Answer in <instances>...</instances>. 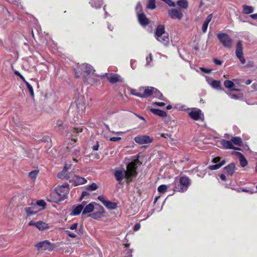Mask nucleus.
<instances>
[{
	"mask_svg": "<svg viewBox=\"0 0 257 257\" xmlns=\"http://www.w3.org/2000/svg\"><path fill=\"white\" fill-rule=\"evenodd\" d=\"M189 116L193 119L197 120L202 119L203 117V114L201 110L197 108H193L189 113Z\"/></svg>",
	"mask_w": 257,
	"mask_h": 257,
	"instance_id": "nucleus-10",
	"label": "nucleus"
},
{
	"mask_svg": "<svg viewBox=\"0 0 257 257\" xmlns=\"http://www.w3.org/2000/svg\"><path fill=\"white\" fill-rule=\"evenodd\" d=\"M200 69L201 70V71L202 72L205 73H209L211 72V71L212 70L211 69H206V68H204L203 67H200Z\"/></svg>",
	"mask_w": 257,
	"mask_h": 257,
	"instance_id": "nucleus-52",
	"label": "nucleus"
},
{
	"mask_svg": "<svg viewBox=\"0 0 257 257\" xmlns=\"http://www.w3.org/2000/svg\"><path fill=\"white\" fill-rule=\"evenodd\" d=\"M154 105L158 106L159 107L164 106L165 105V103L163 102H153Z\"/></svg>",
	"mask_w": 257,
	"mask_h": 257,
	"instance_id": "nucleus-54",
	"label": "nucleus"
},
{
	"mask_svg": "<svg viewBox=\"0 0 257 257\" xmlns=\"http://www.w3.org/2000/svg\"><path fill=\"white\" fill-rule=\"evenodd\" d=\"M121 140L120 137H112L110 138L109 140L111 142H116Z\"/></svg>",
	"mask_w": 257,
	"mask_h": 257,
	"instance_id": "nucleus-56",
	"label": "nucleus"
},
{
	"mask_svg": "<svg viewBox=\"0 0 257 257\" xmlns=\"http://www.w3.org/2000/svg\"><path fill=\"white\" fill-rule=\"evenodd\" d=\"M98 188V186L95 183H92L91 185L87 186L86 187V190L88 191H94L96 190Z\"/></svg>",
	"mask_w": 257,
	"mask_h": 257,
	"instance_id": "nucleus-42",
	"label": "nucleus"
},
{
	"mask_svg": "<svg viewBox=\"0 0 257 257\" xmlns=\"http://www.w3.org/2000/svg\"><path fill=\"white\" fill-rule=\"evenodd\" d=\"M65 232L70 237L75 238L77 237V235L75 233L72 232L69 230H66Z\"/></svg>",
	"mask_w": 257,
	"mask_h": 257,
	"instance_id": "nucleus-46",
	"label": "nucleus"
},
{
	"mask_svg": "<svg viewBox=\"0 0 257 257\" xmlns=\"http://www.w3.org/2000/svg\"><path fill=\"white\" fill-rule=\"evenodd\" d=\"M155 38L164 46H168L169 44V38L167 34L165 33L164 25H158L156 29L155 34Z\"/></svg>",
	"mask_w": 257,
	"mask_h": 257,
	"instance_id": "nucleus-4",
	"label": "nucleus"
},
{
	"mask_svg": "<svg viewBox=\"0 0 257 257\" xmlns=\"http://www.w3.org/2000/svg\"><path fill=\"white\" fill-rule=\"evenodd\" d=\"M146 65L147 66H151L152 61H153V56L152 54H150L148 56L146 57Z\"/></svg>",
	"mask_w": 257,
	"mask_h": 257,
	"instance_id": "nucleus-40",
	"label": "nucleus"
},
{
	"mask_svg": "<svg viewBox=\"0 0 257 257\" xmlns=\"http://www.w3.org/2000/svg\"><path fill=\"white\" fill-rule=\"evenodd\" d=\"M227 94L230 98L232 99H236L238 98V97L236 94H231L230 93H227Z\"/></svg>",
	"mask_w": 257,
	"mask_h": 257,
	"instance_id": "nucleus-57",
	"label": "nucleus"
},
{
	"mask_svg": "<svg viewBox=\"0 0 257 257\" xmlns=\"http://www.w3.org/2000/svg\"><path fill=\"white\" fill-rule=\"evenodd\" d=\"M80 69L79 72L75 71V77L78 78L80 75H82V73L84 72L88 75L92 74L94 71L93 67L87 63H83L78 66V70Z\"/></svg>",
	"mask_w": 257,
	"mask_h": 257,
	"instance_id": "nucleus-6",
	"label": "nucleus"
},
{
	"mask_svg": "<svg viewBox=\"0 0 257 257\" xmlns=\"http://www.w3.org/2000/svg\"><path fill=\"white\" fill-rule=\"evenodd\" d=\"M190 185V179L188 177L183 176L179 178H176L174 182L169 185V187L174 191L181 192L186 191Z\"/></svg>",
	"mask_w": 257,
	"mask_h": 257,
	"instance_id": "nucleus-3",
	"label": "nucleus"
},
{
	"mask_svg": "<svg viewBox=\"0 0 257 257\" xmlns=\"http://www.w3.org/2000/svg\"><path fill=\"white\" fill-rule=\"evenodd\" d=\"M107 79L110 83L112 84L115 83L117 82H122L121 77L118 74H105Z\"/></svg>",
	"mask_w": 257,
	"mask_h": 257,
	"instance_id": "nucleus-12",
	"label": "nucleus"
},
{
	"mask_svg": "<svg viewBox=\"0 0 257 257\" xmlns=\"http://www.w3.org/2000/svg\"><path fill=\"white\" fill-rule=\"evenodd\" d=\"M10 16V13L4 5L0 4V20H6Z\"/></svg>",
	"mask_w": 257,
	"mask_h": 257,
	"instance_id": "nucleus-13",
	"label": "nucleus"
},
{
	"mask_svg": "<svg viewBox=\"0 0 257 257\" xmlns=\"http://www.w3.org/2000/svg\"><path fill=\"white\" fill-rule=\"evenodd\" d=\"M35 204L37 205V207H41V208H39L41 210L45 209L46 205V203L44 200H39Z\"/></svg>",
	"mask_w": 257,
	"mask_h": 257,
	"instance_id": "nucleus-36",
	"label": "nucleus"
},
{
	"mask_svg": "<svg viewBox=\"0 0 257 257\" xmlns=\"http://www.w3.org/2000/svg\"><path fill=\"white\" fill-rule=\"evenodd\" d=\"M136 11L137 16L139 15V14H140L143 13L142 6L140 2L137 3V6L136 8Z\"/></svg>",
	"mask_w": 257,
	"mask_h": 257,
	"instance_id": "nucleus-41",
	"label": "nucleus"
},
{
	"mask_svg": "<svg viewBox=\"0 0 257 257\" xmlns=\"http://www.w3.org/2000/svg\"><path fill=\"white\" fill-rule=\"evenodd\" d=\"M137 16L139 22L141 25L145 26L149 24V20L144 13L139 14Z\"/></svg>",
	"mask_w": 257,
	"mask_h": 257,
	"instance_id": "nucleus-19",
	"label": "nucleus"
},
{
	"mask_svg": "<svg viewBox=\"0 0 257 257\" xmlns=\"http://www.w3.org/2000/svg\"><path fill=\"white\" fill-rule=\"evenodd\" d=\"M224 169L226 171L227 173L230 175L232 176L236 169L235 164L234 163H231L225 166Z\"/></svg>",
	"mask_w": 257,
	"mask_h": 257,
	"instance_id": "nucleus-20",
	"label": "nucleus"
},
{
	"mask_svg": "<svg viewBox=\"0 0 257 257\" xmlns=\"http://www.w3.org/2000/svg\"><path fill=\"white\" fill-rule=\"evenodd\" d=\"M104 205L109 209H114L117 207L116 203L112 202L109 200H107Z\"/></svg>",
	"mask_w": 257,
	"mask_h": 257,
	"instance_id": "nucleus-35",
	"label": "nucleus"
},
{
	"mask_svg": "<svg viewBox=\"0 0 257 257\" xmlns=\"http://www.w3.org/2000/svg\"><path fill=\"white\" fill-rule=\"evenodd\" d=\"M131 93L133 95H135V96H138V97H139L140 98H141V93H140V92H137V90L136 89H132L131 90Z\"/></svg>",
	"mask_w": 257,
	"mask_h": 257,
	"instance_id": "nucleus-44",
	"label": "nucleus"
},
{
	"mask_svg": "<svg viewBox=\"0 0 257 257\" xmlns=\"http://www.w3.org/2000/svg\"><path fill=\"white\" fill-rule=\"evenodd\" d=\"M226 163L225 160H222L221 162L218 164H215L212 165H209L208 168L210 170H215L219 169L221 166H222Z\"/></svg>",
	"mask_w": 257,
	"mask_h": 257,
	"instance_id": "nucleus-31",
	"label": "nucleus"
},
{
	"mask_svg": "<svg viewBox=\"0 0 257 257\" xmlns=\"http://www.w3.org/2000/svg\"><path fill=\"white\" fill-rule=\"evenodd\" d=\"M153 138L147 135H139L134 138L135 142L139 145L149 144L153 142Z\"/></svg>",
	"mask_w": 257,
	"mask_h": 257,
	"instance_id": "nucleus-7",
	"label": "nucleus"
},
{
	"mask_svg": "<svg viewBox=\"0 0 257 257\" xmlns=\"http://www.w3.org/2000/svg\"><path fill=\"white\" fill-rule=\"evenodd\" d=\"M235 55L239 60L243 57L242 44L240 40L238 41L236 44Z\"/></svg>",
	"mask_w": 257,
	"mask_h": 257,
	"instance_id": "nucleus-15",
	"label": "nucleus"
},
{
	"mask_svg": "<svg viewBox=\"0 0 257 257\" xmlns=\"http://www.w3.org/2000/svg\"><path fill=\"white\" fill-rule=\"evenodd\" d=\"M25 210L27 213V215L29 216L36 214L38 212L41 211L39 208L35 205V203H32L30 207H26Z\"/></svg>",
	"mask_w": 257,
	"mask_h": 257,
	"instance_id": "nucleus-11",
	"label": "nucleus"
},
{
	"mask_svg": "<svg viewBox=\"0 0 257 257\" xmlns=\"http://www.w3.org/2000/svg\"><path fill=\"white\" fill-rule=\"evenodd\" d=\"M71 182H73L74 186L84 184L86 183L87 180L84 178L79 177L77 175L72 176L71 179Z\"/></svg>",
	"mask_w": 257,
	"mask_h": 257,
	"instance_id": "nucleus-14",
	"label": "nucleus"
},
{
	"mask_svg": "<svg viewBox=\"0 0 257 257\" xmlns=\"http://www.w3.org/2000/svg\"><path fill=\"white\" fill-rule=\"evenodd\" d=\"M161 136L164 138H171V135L169 134H162Z\"/></svg>",
	"mask_w": 257,
	"mask_h": 257,
	"instance_id": "nucleus-62",
	"label": "nucleus"
},
{
	"mask_svg": "<svg viewBox=\"0 0 257 257\" xmlns=\"http://www.w3.org/2000/svg\"><path fill=\"white\" fill-rule=\"evenodd\" d=\"M152 95L154 97L159 98L163 101H166V99L164 97L163 94L157 89L154 87L153 93Z\"/></svg>",
	"mask_w": 257,
	"mask_h": 257,
	"instance_id": "nucleus-24",
	"label": "nucleus"
},
{
	"mask_svg": "<svg viewBox=\"0 0 257 257\" xmlns=\"http://www.w3.org/2000/svg\"><path fill=\"white\" fill-rule=\"evenodd\" d=\"M72 165L71 164H65V165L64 167V169H65V170H66L68 171V170L71 169Z\"/></svg>",
	"mask_w": 257,
	"mask_h": 257,
	"instance_id": "nucleus-58",
	"label": "nucleus"
},
{
	"mask_svg": "<svg viewBox=\"0 0 257 257\" xmlns=\"http://www.w3.org/2000/svg\"><path fill=\"white\" fill-rule=\"evenodd\" d=\"M220 144L224 149H226L239 150L238 149L233 147L232 142L229 141L222 140L220 141Z\"/></svg>",
	"mask_w": 257,
	"mask_h": 257,
	"instance_id": "nucleus-21",
	"label": "nucleus"
},
{
	"mask_svg": "<svg viewBox=\"0 0 257 257\" xmlns=\"http://www.w3.org/2000/svg\"><path fill=\"white\" fill-rule=\"evenodd\" d=\"M136 166L135 163L132 162L127 166L126 170L124 168L114 170V176L119 184H121L123 179H125L127 182H130L133 178L137 176Z\"/></svg>",
	"mask_w": 257,
	"mask_h": 257,
	"instance_id": "nucleus-1",
	"label": "nucleus"
},
{
	"mask_svg": "<svg viewBox=\"0 0 257 257\" xmlns=\"http://www.w3.org/2000/svg\"><path fill=\"white\" fill-rule=\"evenodd\" d=\"M213 62L216 65H221L222 64V61L217 59H214Z\"/></svg>",
	"mask_w": 257,
	"mask_h": 257,
	"instance_id": "nucleus-60",
	"label": "nucleus"
},
{
	"mask_svg": "<svg viewBox=\"0 0 257 257\" xmlns=\"http://www.w3.org/2000/svg\"><path fill=\"white\" fill-rule=\"evenodd\" d=\"M231 140L234 145L241 146L242 144L241 139L239 137H233Z\"/></svg>",
	"mask_w": 257,
	"mask_h": 257,
	"instance_id": "nucleus-37",
	"label": "nucleus"
},
{
	"mask_svg": "<svg viewBox=\"0 0 257 257\" xmlns=\"http://www.w3.org/2000/svg\"><path fill=\"white\" fill-rule=\"evenodd\" d=\"M168 187H170L169 185L168 186ZM167 188H168V186H167L166 185H161L158 188V191L160 193H164L165 192H166Z\"/></svg>",
	"mask_w": 257,
	"mask_h": 257,
	"instance_id": "nucleus-38",
	"label": "nucleus"
},
{
	"mask_svg": "<svg viewBox=\"0 0 257 257\" xmlns=\"http://www.w3.org/2000/svg\"><path fill=\"white\" fill-rule=\"evenodd\" d=\"M26 85L27 86V87L28 90L29 91V92L30 93L31 97H34V90H33L32 86L29 82H27L26 83Z\"/></svg>",
	"mask_w": 257,
	"mask_h": 257,
	"instance_id": "nucleus-43",
	"label": "nucleus"
},
{
	"mask_svg": "<svg viewBox=\"0 0 257 257\" xmlns=\"http://www.w3.org/2000/svg\"><path fill=\"white\" fill-rule=\"evenodd\" d=\"M142 89L144 90V92L143 93H141V98H146L152 95V93H153L154 87H147L145 88H141L140 89V90H142Z\"/></svg>",
	"mask_w": 257,
	"mask_h": 257,
	"instance_id": "nucleus-18",
	"label": "nucleus"
},
{
	"mask_svg": "<svg viewBox=\"0 0 257 257\" xmlns=\"http://www.w3.org/2000/svg\"><path fill=\"white\" fill-rule=\"evenodd\" d=\"M94 209L93 204L92 203H90L89 204L87 205L85 207H84L83 209V214H86L91 212Z\"/></svg>",
	"mask_w": 257,
	"mask_h": 257,
	"instance_id": "nucleus-30",
	"label": "nucleus"
},
{
	"mask_svg": "<svg viewBox=\"0 0 257 257\" xmlns=\"http://www.w3.org/2000/svg\"><path fill=\"white\" fill-rule=\"evenodd\" d=\"M36 227L39 230H42L48 228V224L43 221H38L36 222Z\"/></svg>",
	"mask_w": 257,
	"mask_h": 257,
	"instance_id": "nucleus-34",
	"label": "nucleus"
},
{
	"mask_svg": "<svg viewBox=\"0 0 257 257\" xmlns=\"http://www.w3.org/2000/svg\"><path fill=\"white\" fill-rule=\"evenodd\" d=\"M239 159L240 165L242 167H244L247 165V161L244 156L240 153H237Z\"/></svg>",
	"mask_w": 257,
	"mask_h": 257,
	"instance_id": "nucleus-32",
	"label": "nucleus"
},
{
	"mask_svg": "<svg viewBox=\"0 0 257 257\" xmlns=\"http://www.w3.org/2000/svg\"><path fill=\"white\" fill-rule=\"evenodd\" d=\"M69 192V184L67 183H64L56 187L50 196L47 198V200L50 202L58 203L66 199Z\"/></svg>",
	"mask_w": 257,
	"mask_h": 257,
	"instance_id": "nucleus-2",
	"label": "nucleus"
},
{
	"mask_svg": "<svg viewBox=\"0 0 257 257\" xmlns=\"http://www.w3.org/2000/svg\"><path fill=\"white\" fill-rule=\"evenodd\" d=\"M89 4L92 8L98 9L102 5V0H90Z\"/></svg>",
	"mask_w": 257,
	"mask_h": 257,
	"instance_id": "nucleus-28",
	"label": "nucleus"
},
{
	"mask_svg": "<svg viewBox=\"0 0 257 257\" xmlns=\"http://www.w3.org/2000/svg\"><path fill=\"white\" fill-rule=\"evenodd\" d=\"M99 144L98 142H97L96 144L93 147L92 149L94 151H97L99 148Z\"/></svg>",
	"mask_w": 257,
	"mask_h": 257,
	"instance_id": "nucleus-63",
	"label": "nucleus"
},
{
	"mask_svg": "<svg viewBox=\"0 0 257 257\" xmlns=\"http://www.w3.org/2000/svg\"><path fill=\"white\" fill-rule=\"evenodd\" d=\"M78 226V223H75L71 225L69 228L71 230H76Z\"/></svg>",
	"mask_w": 257,
	"mask_h": 257,
	"instance_id": "nucleus-55",
	"label": "nucleus"
},
{
	"mask_svg": "<svg viewBox=\"0 0 257 257\" xmlns=\"http://www.w3.org/2000/svg\"><path fill=\"white\" fill-rule=\"evenodd\" d=\"M73 176L71 172L68 173V171L63 168V170L58 174L57 177L61 179H68L71 182V179Z\"/></svg>",
	"mask_w": 257,
	"mask_h": 257,
	"instance_id": "nucleus-17",
	"label": "nucleus"
},
{
	"mask_svg": "<svg viewBox=\"0 0 257 257\" xmlns=\"http://www.w3.org/2000/svg\"><path fill=\"white\" fill-rule=\"evenodd\" d=\"M224 85L226 88L229 89L230 90L238 91V89L233 88L234 84L233 82L230 80H225L224 82Z\"/></svg>",
	"mask_w": 257,
	"mask_h": 257,
	"instance_id": "nucleus-29",
	"label": "nucleus"
},
{
	"mask_svg": "<svg viewBox=\"0 0 257 257\" xmlns=\"http://www.w3.org/2000/svg\"><path fill=\"white\" fill-rule=\"evenodd\" d=\"M88 195H89V193L88 192H87L86 191H83L82 192L81 196L80 199L81 200L82 199V198H83L84 196H88Z\"/></svg>",
	"mask_w": 257,
	"mask_h": 257,
	"instance_id": "nucleus-61",
	"label": "nucleus"
},
{
	"mask_svg": "<svg viewBox=\"0 0 257 257\" xmlns=\"http://www.w3.org/2000/svg\"><path fill=\"white\" fill-rule=\"evenodd\" d=\"M212 18V14L209 15L204 22L209 24V23L211 22Z\"/></svg>",
	"mask_w": 257,
	"mask_h": 257,
	"instance_id": "nucleus-53",
	"label": "nucleus"
},
{
	"mask_svg": "<svg viewBox=\"0 0 257 257\" xmlns=\"http://www.w3.org/2000/svg\"><path fill=\"white\" fill-rule=\"evenodd\" d=\"M132 250H128L126 254L125 257H132Z\"/></svg>",
	"mask_w": 257,
	"mask_h": 257,
	"instance_id": "nucleus-64",
	"label": "nucleus"
},
{
	"mask_svg": "<svg viewBox=\"0 0 257 257\" xmlns=\"http://www.w3.org/2000/svg\"><path fill=\"white\" fill-rule=\"evenodd\" d=\"M97 199L99 201H100L103 204V205H104V204L105 203V202H106L107 200L105 199V198H104V196H101V195L98 196Z\"/></svg>",
	"mask_w": 257,
	"mask_h": 257,
	"instance_id": "nucleus-49",
	"label": "nucleus"
},
{
	"mask_svg": "<svg viewBox=\"0 0 257 257\" xmlns=\"http://www.w3.org/2000/svg\"><path fill=\"white\" fill-rule=\"evenodd\" d=\"M38 173H39V170H33L29 173V176L33 180H35L36 179Z\"/></svg>",
	"mask_w": 257,
	"mask_h": 257,
	"instance_id": "nucleus-39",
	"label": "nucleus"
},
{
	"mask_svg": "<svg viewBox=\"0 0 257 257\" xmlns=\"http://www.w3.org/2000/svg\"><path fill=\"white\" fill-rule=\"evenodd\" d=\"M207 80L212 88L216 89H221V83L220 81L212 80L211 82H209V80Z\"/></svg>",
	"mask_w": 257,
	"mask_h": 257,
	"instance_id": "nucleus-26",
	"label": "nucleus"
},
{
	"mask_svg": "<svg viewBox=\"0 0 257 257\" xmlns=\"http://www.w3.org/2000/svg\"><path fill=\"white\" fill-rule=\"evenodd\" d=\"M218 39L222 45L227 48H231L232 45V40L226 33H220L217 35Z\"/></svg>",
	"mask_w": 257,
	"mask_h": 257,
	"instance_id": "nucleus-5",
	"label": "nucleus"
},
{
	"mask_svg": "<svg viewBox=\"0 0 257 257\" xmlns=\"http://www.w3.org/2000/svg\"><path fill=\"white\" fill-rule=\"evenodd\" d=\"M150 111L154 114L161 117H166L167 113L166 111L156 108H151Z\"/></svg>",
	"mask_w": 257,
	"mask_h": 257,
	"instance_id": "nucleus-23",
	"label": "nucleus"
},
{
	"mask_svg": "<svg viewBox=\"0 0 257 257\" xmlns=\"http://www.w3.org/2000/svg\"><path fill=\"white\" fill-rule=\"evenodd\" d=\"M177 5L181 9H186L188 7V2L187 0H178Z\"/></svg>",
	"mask_w": 257,
	"mask_h": 257,
	"instance_id": "nucleus-25",
	"label": "nucleus"
},
{
	"mask_svg": "<svg viewBox=\"0 0 257 257\" xmlns=\"http://www.w3.org/2000/svg\"><path fill=\"white\" fill-rule=\"evenodd\" d=\"M85 204L86 202L83 201L81 204L78 205L77 206H74L71 214L72 215H79L81 212H83V209L84 208Z\"/></svg>",
	"mask_w": 257,
	"mask_h": 257,
	"instance_id": "nucleus-16",
	"label": "nucleus"
},
{
	"mask_svg": "<svg viewBox=\"0 0 257 257\" xmlns=\"http://www.w3.org/2000/svg\"><path fill=\"white\" fill-rule=\"evenodd\" d=\"M72 132L73 133H76V134H78L80 132H82V128H77V127H74V128H73L72 130Z\"/></svg>",
	"mask_w": 257,
	"mask_h": 257,
	"instance_id": "nucleus-50",
	"label": "nucleus"
},
{
	"mask_svg": "<svg viewBox=\"0 0 257 257\" xmlns=\"http://www.w3.org/2000/svg\"><path fill=\"white\" fill-rule=\"evenodd\" d=\"M254 11V8L252 6L243 5L242 6V13L244 14H250Z\"/></svg>",
	"mask_w": 257,
	"mask_h": 257,
	"instance_id": "nucleus-27",
	"label": "nucleus"
},
{
	"mask_svg": "<svg viewBox=\"0 0 257 257\" xmlns=\"http://www.w3.org/2000/svg\"><path fill=\"white\" fill-rule=\"evenodd\" d=\"M104 213V209L102 207L100 206V208L98 211H95L92 214L89 215V216H91L94 219H98L103 216Z\"/></svg>",
	"mask_w": 257,
	"mask_h": 257,
	"instance_id": "nucleus-22",
	"label": "nucleus"
},
{
	"mask_svg": "<svg viewBox=\"0 0 257 257\" xmlns=\"http://www.w3.org/2000/svg\"><path fill=\"white\" fill-rule=\"evenodd\" d=\"M208 24H207L205 22L203 23V25H202V32L203 33H206L207 28H208Z\"/></svg>",
	"mask_w": 257,
	"mask_h": 257,
	"instance_id": "nucleus-51",
	"label": "nucleus"
},
{
	"mask_svg": "<svg viewBox=\"0 0 257 257\" xmlns=\"http://www.w3.org/2000/svg\"><path fill=\"white\" fill-rule=\"evenodd\" d=\"M63 121L61 120H58L56 123V127H57L60 130L63 129Z\"/></svg>",
	"mask_w": 257,
	"mask_h": 257,
	"instance_id": "nucleus-47",
	"label": "nucleus"
},
{
	"mask_svg": "<svg viewBox=\"0 0 257 257\" xmlns=\"http://www.w3.org/2000/svg\"><path fill=\"white\" fill-rule=\"evenodd\" d=\"M175 107L177 108V109H178L179 110H185L187 109V107L185 105H182L180 104H176V105L175 106Z\"/></svg>",
	"mask_w": 257,
	"mask_h": 257,
	"instance_id": "nucleus-45",
	"label": "nucleus"
},
{
	"mask_svg": "<svg viewBox=\"0 0 257 257\" xmlns=\"http://www.w3.org/2000/svg\"><path fill=\"white\" fill-rule=\"evenodd\" d=\"M168 15L172 19L180 20L183 17V14L180 9L172 8L168 11Z\"/></svg>",
	"mask_w": 257,
	"mask_h": 257,
	"instance_id": "nucleus-9",
	"label": "nucleus"
},
{
	"mask_svg": "<svg viewBox=\"0 0 257 257\" xmlns=\"http://www.w3.org/2000/svg\"><path fill=\"white\" fill-rule=\"evenodd\" d=\"M156 0H148L146 8L149 10H154L156 8Z\"/></svg>",
	"mask_w": 257,
	"mask_h": 257,
	"instance_id": "nucleus-33",
	"label": "nucleus"
},
{
	"mask_svg": "<svg viewBox=\"0 0 257 257\" xmlns=\"http://www.w3.org/2000/svg\"><path fill=\"white\" fill-rule=\"evenodd\" d=\"M220 160H221V158H220L219 157H216L212 159V163H213L214 164H218L221 162V161H220Z\"/></svg>",
	"mask_w": 257,
	"mask_h": 257,
	"instance_id": "nucleus-48",
	"label": "nucleus"
},
{
	"mask_svg": "<svg viewBox=\"0 0 257 257\" xmlns=\"http://www.w3.org/2000/svg\"><path fill=\"white\" fill-rule=\"evenodd\" d=\"M37 249L52 251L53 249V244L48 240H44L38 243L36 245Z\"/></svg>",
	"mask_w": 257,
	"mask_h": 257,
	"instance_id": "nucleus-8",
	"label": "nucleus"
},
{
	"mask_svg": "<svg viewBox=\"0 0 257 257\" xmlns=\"http://www.w3.org/2000/svg\"><path fill=\"white\" fill-rule=\"evenodd\" d=\"M140 227H141V225L139 223L136 224L134 225V230L135 231H138V230L140 229Z\"/></svg>",
	"mask_w": 257,
	"mask_h": 257,
	"instance_id": "nucleus-59",
	"label": "nucleus"
}]
</instances>
